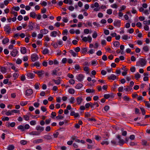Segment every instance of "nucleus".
I'll return each instance as SVG.
<instances>
[{
    "mask_svg": "<svg viewBox=\"0 0 150 150\" xmlns=\"http://www.w3.org/2000/svg\"><path fill=\"white\" fill-rule=\"evenodd\" d=\"M123 99L124 100L126 101H128L129 100V98L127 96H125L123 97Z\"/></svg>",
    "mask_w": 150,
    "mask_h": 150,
    "instance_id": "obj_44",
    "label": "nucleus"
},
{
    "mask_svg": "<svg viewBox=\"0 0 150 150\" xmlns=\"http://www.w3.org/2000/svg\"><path fill=\"white\" fill-rule=\"evenodd\" d=\"M103 14L101 13H99L98 14V17L99 18H101L103 16Z\"/></svg>",
    "mask_w": 150,
    "mask_h": 150,
    "instance_id": "obj_64",
    "label": "nucleus"
},
{
    "mask_svg": "<svg viewBox=\"0 0 150 150\" xmlns=\"http://www.w3.org/2000/svg\"><path fill=\"white\" fill-rule=\"evenodd\" d=\"M33 93V90L30 89L26 90L25 91V95L30 96Z\"/></svg>",
    "mask_w": 150,
    "mask_h": 150,
    "instance_id": "obj_8",
    "label": "nucleus"
},
{
    "mask_svg": "<svg viewBox=\"0 0 150 150\" xmlns=\"http://www.w3.org/2000/svg\"><path fill=\"white\" fill-rule=\"evenodd\" d=\"M51 119L50 118L48 119H46L45 121L46 124H49L51 121Z\"/></svg>",
    "mask_w": 150,
    "mask_h": 150,
    "instance_id": "obj_54",
    "label": "nucleus"
},
{
    "mask_svg": "<svg viewBox=\"0 0 150 150\" xmlns=\"http://www.w3.org/2000/svg\"><path fill=\"white\" fill-rule=\"evenodd\" d=\"M113 23L114 26L119 27L120 25V20H115Z\"/></svg>",
    "mask_w": 150,
    "mask_h": 150,
    "instance_id": "obj_7",
    "label": "nucleus"
},
{
    "mask_svg": "<svg viewBox=\"0 0 150 150\" xmlns=\"http://www.w3.org/2000/svg\"><path fill=\"white\" fill-rule=\"evenodd\" d=\"M84 77V76L82 74H79L77 77V79L79 81H81Z\"/></svg>",
    "mask_w": 150,
    "mask_h": 150,
    "instance_id": "obj_10",
    "label": "nucleus"
},
{
    "mask_svg": "<svg viewBox=\"0 0 150 150\" xmlns=\"http://www.w3.org/2000/svg\"><path fill=\"white\" fill-rule=\"evenodd\" d=\"M43 140L42 139H38L35 140L33 141V143L36 144H38L40 143H42L43 142Z\"/></svg>",
    "mask_w": 150,
    "mask_h": 150,
    "instance_id": "obj_15",
    "label": "nucleus"
},
{
    "mask_svg": "<svg viewBox=\"0 0 150 150\" xmlns=\"http://www.w3.org/2000/svg\"><path fill=\"white\" fill-rule=\"evenodd\" d=\"M69 82L71 84H73L75 83V81L74 79H71L69 80Z\"/></svg>",
    "mask_w": 150,
    "mask_h": 150,
    "instance_id": "obj_46",
    "label": "nucleus"
},
{
    "mask_svg": "<svg viewBox=\"0 0 150 150\" xmlns=\"http://www.w3.org/2000/svg\"><path fill=\"white\" fill-rule=\"evenodd\" d=\"M57 32L56 31H53L51 33V36L53 37H55L56 36Z\"/></svg>",
    "mask_w": 150,
    "mask_h": 150,
    "instance_id": "obj_19",
    "label": "nucleus"
},
{
    "mask_svg": "<svg viewBox=\"0 0 150 150\" xmlns=\"http://www.w3.org/2000/svg\"><path fill=\"white\" fill-rule=\"evenodd\" d=\"M116 78V76L114 74H111L110 76H108V79H112L113 80H115Z\"/></svg>",
    "mask_w": 150,
    "mask_h": 150,
    "instance_id": "obj_13",
    "label": "nucleus"
},
{
    "mask_svg": "<svg viewBox=\"0 0 150 150\" xmlns=\"http://www.w3.org/2000/svg\"><path fill=\"white\" fill-rule=\"evenodd\" d=\"M101 144L103 145L104 144H106V145H108L109 144V142L107 141L104 140L102 142Z\"/></svg>",
    "mask_w": 150,
    "mask_h": 150,
    "instance_id": "obj_39",
    "label": "nucleus"
},
{
    "mask_svg": "<svg viewBox=\"0 0 150 150\" xmlns=\"http://www.w3.org/2000/svg\"><path fill=\"white\" fill-rule=\"evenodd\" d=\"M18 52L16 49H13L11 53V55L13 57H15L18 54Z\"/></svg>",
    "mask_w": 150,
    "mask_h": 150,
    "instance_id": "obj_5",
    "label": "nucleus"
},
{
    "mask_svg": "<svg viewBox=\"0 0 150 150\" xmlns=\"http://www.w3.org/2000/svg\"><path fill=\"white\" fill-rule=\"evenodd\" d=\"M113 45L115 47H117L119 46L120 44L118 42L115 41Z\"/></svg>",
    "mask_w": 150,
    "mask_h": 150,
    "instance_id": "obj_29",
    "label": "nucleus"
},
{
    "mask_svg": "<svg viewBox=\"0 0 150 150\" xmlns=\"http://www.w3.org/2000/svg\"><path fill=\"white\" fill-rule=\"evenodd\" d=\"M40 32L41 33H42L43 34H45L48 32V30L44 29L43 30H40Z\"/></svg>",
    "mask_w": 150,
    "mask_h": 150,
    "instance_id": "obj_21",
    "label": "nucleus"
},
{
    "mask_svg": "<svg viewBox=\"0 0 150 150\" xmlns=\"http://www.w3.org/2000/svg\"><path fill=\"white\" fill-rule=\"evenodd\" d=\"M101 137L98 135L95 136V139L97 141H99L101 139Z\"/></svg>",
    "mask_w": 150,
    "mask_h": 150,
    "instance_id": "obj_47",
    "label": "nucleus"
},
{
    "mask_svg": "<svg viewBox=\"0 0 150 150\" xmlns=\"http://www.w3.org/2000/svg\"><path fill=\"white\" fill-rule=\"evenodd\" d=\"M64 118V117L62 115H59L56 117V118L57 120L62 119Z\"/></svg>",
    "mask_w": 150,
    "mask_h": 150,
    "instance_id": "obj_48",
    "label": "nucleus"
},
{
    "mask_svg": "<svg viewBox=\"0 0 150 150\" xmlns=\"http://www.w3.org/2000/svg\"><path fill=\"white\" fill-rule=\"evenodd\" d=\"M44 138L45 139L47 140H50L52 138L49 135H45Z\"/></svg>",
    "mask_w": 150,
    "mask_h": 150,
    "instance_id": "obj_27",
    "label": "nucleus"
},
{
    "mask_svg": "<svg viewBox=\"0 0 150 150\" xmlns=\"http://www.w3.org/2000/svg\"><path fill=\"white\" fill-rule=\"evenodd\" d=\"M34 72L35 74H37L39 77H42V75L45 74V71L42 70H41L36 72L34 71Z\"/></svg>",
    "mask_w": 150,
    "mask_h": 150,
    "instance_id": "obj_4",
    "label": "nucleus"
},
{
    "mask_svg": "<svg viewBox=\"0 0 150 150\" xmlns=\"http://www.w3.org/2000/svg\"><path fill=\"white\" fill-rule=\"evenodd\" d=\"M147 143V141L145 140H143L142 141V144L143 145H146Z\"/></svg>",
    "mask_w": 150,
    "mask_h": 150,
    "instance_id": "obj_53",
    "label": "nucleus"
},
{
    "mask_svg": "<svg viewBox=\"0 0 150 150\" xmlns=\"http://www.w3.org/2000/svg\"><path fill=\"white\" fill-rule=\"evenodd\" d=\"M12 110L11 111L8 110L7 112H6L5 114L7 116H8L10 115H11L12 114Z\"/></svg>",
    "mask_w": 150,
    "mask_h": 150,
    "instance_id": "obj_36",
    "label": "nucleus"
},
{
    "mask_svg": "<svg viewBox=\"0 0 150 150\" xmlns=\"http://www.w3.org/2000/svg\"><path fill=\"white\" fill-rule=\"evenodd\" d=\"M59 133L58 132H57L56 133H54L53 134V136L55 138H56L59 135Z\"/></svg>",
    "mask_w": 150,
    "mask_h": 150,
    "instance_id": "obj_59",
    "label": "nucleus"
},
{
    "mask_svg": "<svg viewBox=\"0 0 150 150\" xmlns=\"http://www.w3.org/2000/svg\"><path fill=\"white\" fill-rule=\"evenodd\" d=\"M20 143L22 144L25 145L26 144L27 142L25 140H21L20 142Z\"/></svg>",
    "mask_w": 150,
    "mask_h": 150,
    "instance_id": "obj_56",
    "label": "nucleus"
},
{
    "mask_svg": "<svg viewBox=\"0 0 150 150\" xmlns=\"http://www.w3.org/2000/svg\"><path fill=\"white\" fill-rule=\"evenodd\" d=\"M146 61L144 59L141 58L140 59L139 61L137 62V65L138 66H139L140 64L142 67L144 66L146 64Z\"/></svg>",
    "mask_w": 150,
    "mask_h": 150,
    "instance_id": "obj_1",
    "label": "nucleus"
},
{
    "mask_svg": "<svg viewBox=\"0 0 150 150\" xmlns=\"http://www.w3.org/2000/svg\"><path fill=\"white\" fill-rule=\"evenodd\" d=\"M31 59L33 62H35L38 59L37 54H33L31 56Z\"/></svg>",
    "mask_w": 150,
    "mask_h": 150,
    "instance_id": "obj_2",
    "label": "nucleus"
},
{
    "mask_svg": "<svg viewBox=\"0 0 150 150\" xmlns=\"http://www.w3.org/2000/svg\"><path fill=\"white\" fill-rule=\"evenodd\" d=\"M4 31L8 33H9L11 31V28L8 25H7L4 27Z\"/></svg>",
    "mask_w": 150,
    "mask_h": 150,
    "instance_id": "obj_6",
    "label": "nucleus"
},
{
    "mask_svg": "<svg viewBox=\"0 0 150 150\" xmlns=\"http://www.w3.org/2000/svg\"><path fill=\"white\" fill-rule=\"evenodd\" d=\"M29 134L32 135H38L40 134V133L38 132L33 131L30 132Z\"/></svg>",
    "mask_w": 150,
    "mask_h": 150,
    "instance_id": "obj_17",
    "label": "nucleus"
},
{
    "mask_svg": "<svg viewBox=\"0 0 150 150\" xmlns=\"http://www.w3.org/2000/svg\"><path fill=\"white\" fill-rule=\"evenodd\" d=\"M69 52L74 57H75L77 55V54L75 52L72 50H70L69 51Z\"/></svg>",
    "mask_w": 150,
    "mask_h": 150,
    "instance_id": "obj_16",
    "label": "nucleus"
},
{
    "mask_svg": "<svg viewBox=\"0 0 150 150\" xmlns=\"http://www.w3.org/2000/svg\"><path fill=\"white\" fill-rule=\"evenodd\" d=\"M14 147L13 145H9L7 148L8 150H13L14 149Z\"/></svg>",
    "mask_w": 150,
    "mask_h": 150,
    "instance_id": "obj_25",
    "label": "nucleus"
},
{
    "mask_svg": "<svg viewBox=\"0 0 150 150\" xmlns=\"http://www.w3.org/2000/svg\"><path fill=\"white\" fill-rule=\"evenodd\" d=\"M127 132L126 131H124L122 132V136H125L127 134Z\"/></svg>",
    "mask_w": 150,
    "mask_h": 150,
    "instance_id": "obj_62",
    "label": "nucleus"
},
{
    "mask_svg": "<svg viewBox=\"0 0 150 150\" xmlns=\"http://www.w3.org/2000/svg\"><path fill=\"white\" fill-rule=\"evenodd\" d=\"M36 14L34 12H31L30 13V16L33 18H35Z\"/></svg>",
    "mask_w": 150,
    "mask_h": 150,
    "instance_id": "obj_24",
    "label": "nucleus"
},
{
    "mask_svg": "<svg viewBox=\"0 0 150 150\" xmlns=\"http://www.w3.org/2000/svg\"><path fill=\"white\" fill-rule=\"evenodd\" d=\"M143 49L145 52H147L149 50L148 47L147 46H144L143 48Z\"/></svg>",
    "mask_w": 150,
    "mask_h": 150,
    "instance_id": "obj_34",
    "label": "nucleus"
},
{
    "mask_svg": "<svg viewBox=\"0 0 150 150\" xmlns=\"http://www.w3.org/2000/svg\"><path fill=\"white\" fill-rule=\"evenodd\" d=\"M36 129L37 130L39 131V133L42 132L44 130V128L40 125L37 126L36 127Z\"/></svg>",
    "mask_w": 150,
    "mask_h": 150,
    "instance_id": "obj_9",
    "label": "nucleus"
},
{
    "mask_svg": "<svg viewBox=\"0 0 150 150\" xmlns=\"http://www.w3.org/2000/svg\"><path fill=\"white\" fill-rule=\"evenodd\" d=\"M104 96L105 98L106 99H107L110 97V94H105Z\"/></svg>",
    "mask_w": 150,
    "mask_h": 150,
    "instance_id": "obj_58",
    "label": "nucleus"
},
{
    "mask_svg": "<svg viewBox=\"0 0 150 150\" xmlns=\"http://www.w3.org/2000/svg\"><path fill=\"white\" fill-rule=\"evenodd\" d=\"M41 110L43 112H45L47 110L46 108L44 106H42L41 108Z\"/></svg>",
    "mask_w": 150,
    "mask_h": 150,
    "instance_id": "obj_63",
    "label": "nucleus"
},
{
    "mask_svg": "<svg viewBox=\"0 0 150 150\" xmlns=\"http://www.w3.org/2000/svg\"><path fill=\"white\" fill-rule=\"evenodd\" d=\"M9 41V39L8 38H6L2 40V43L3 44H5L8 42Z\"/></svg>",
    "mask_w": 150,
    "mask_h": 150,
    "instance_id": "obj_28",
    "label": "nucleus"
},
{
    "mask_svg": "<svg viewBox=\"0 0 150 150\" xmlns=\"http://www.w3.org/2000/svg\"><path fill=\"white\" fill-rule=\"evenodd\" d=\"M40 85V84L38 83H35V88L36 89H38L39 88V85Z\"/></svg>",
    "mask_w": 150,
    "mask_h": 150,
    "instance_id": "obj_50",
    "label": "nucleus"
},
{
    "mask_svg": "<svg viewBox=\"0 0 150 150\" xmlns=\"http://www.w3.org/2000/svg\"><path fill=\"white\" fill-rule=\"evenodd\" d=\"M18 129H19L21 130L22 131L25 130L24 126L22 125L19 126L18 127Z\"/></svg>",
    "mask_w": 150,
    "mask_h": 150,
    "instance_id": "obj_30",
    "label": "nucleus"
},
{
    "mask_svg": "<svg viewBox=\"0 0 150 150\" xmlns=\"http://www.w3.org/2000/svg\"><path fill=\"white\" fill-rule=\"evenodd\" d=\"M87 51V49L86 48H83L81 50V52L82 53H86Z\"/></svg>",
    "mask_w": 150,
    "mask_h": 150,
    "instance_id": "obj_45",
    "label": "nucleus"
},
{
    "mask_svg": "<svg viewBox=\"0 0 150 150\" xmlns=\"http://www.w3.org/2000/svg\"><path fill=\"white\" fill-rule=\"evenodd\" d=\"M97 36V34L96 31H95L93 33V34L92 37L94 38H96Z\"/></svg>",
    "mask_w": 150,
    "mask_h": 150,
    "instance_id": "obj_40",
    "label": "nucleus"
},
{
    "mask_svg": "<svg viewBox=\"0 0 150 150\" xmlns=\"http://www.w3.org/2000/svg\"><path fill=\"white\" fill-rule=\"evenodd\" d=\"M140 75L138 73H137L135 74V78L137 80L140 77Z\"/></svg>",
    "mask_w": 150,
    "mask_h": 150,
    "instance_id": "obj_32",
    "label": "nucleus"
},
{
    "mask_svg": "<svg viewBox=\"0 0 150 150\" xmlns=\"http://www.w3.org/2000/svg\"><path fill=\"white\" fill-rule=\"evenodd\" d=\"M123 89V88L122 86L118 88V91L119 92H122Z\"/></svg>",
    "mask_w": 150,
    "mask_h": 150,
    "instance_id": "obj_57",
    "label": "nucleus"
},
{
    "mask_svg": "<svg viewBox=\"0 0 150 150\" xmlns=\"http://www.w3.org/2000/svg\"><path fill=\"white\" fill-rule=\"evenodd\" d=\"M91 104H92V103H86L85 105V107L86 108H88L91 105Z\"/></svg>",
    "mask_w": 150,
    "mask_h": 150,
    "instance_id": "obj_49",
    "label": "nucleus"
},
{
    "mask_svg": "<svg viewBox=\"0 0 150 150\" xmlns=\"http://www.w3.org/2000/svg\"><path fill=\"white\" fill-rule=\"evenodd\" d=\"M28 103V102L27 101H26L25 102H23V101L21 102L20 104L22 106H24L25 105L27 104Z\"/></svg>",
    "mask_w": 150,
    "mask_h": 150,
    "instance_id": "obj_43",
    "label": "nucleus"
},
{
    "mask_svg": "<svg viewBox=\"0 0 150 150\" xmlns=\"http://www.w3.org/2000/svg\"><path fill=\"white\" fill-rule=\"evenodd\" d=\"M112 13V10L111 9H108L107 11V13L109 15L111 14Z\"/></svg>",
    "mask_w": 150,
    "mask_h": 150,
    "instance_id": "obj_41",
    "label": "nucleus"
},
{
    "mask_svg": "<svg viewBox=\"0 0 150 150\" xmlns=\"http://www.w3.org/2000/svg\"><path fill=\"white\" fill-rule=\"evenodd\" d=\"M30 124L31 125H34L36 124V121L35 120H32L30 122Z\"/></svg>",
    "mask_w": 150,
    "mask_h": 150,
    "instance_id": "obj_42",
    "label": "nucleus"
},
{
    "mask_svg": "<svg viewBox=\"0 0 150 150\" xmlns=\"http://www.w3.org/2000/svg\"><path fill=\"white\" fill-rule=\"evenodd\" d=\"M123 39L127 40L128 38V36L127 35H124L122 37Z\"/></svg>",
    "mask_w": 150,
    "mask_h": 150,
    "instance_id": "obj_60",
    "label": "nucleus"
},
{
    "mask_svg": "<svg viewBox=\"0 0 150 150\" xmlns=\"http://www.w3.org/2000/svg\"><path fill=\"white\" fill-rule=\"evenodd\" d=\"M42 53L44 54H45L49 53V50L47 48H45L42 51Z\"/></svg>",
    "mask_w": 150,
    "mask_h": 150,
    "instance_id": "obj_26",
    "label": "nucleus"
},
{
    "mask_svg": "<svg viewBox=\"0 0 150 150\" xmlns=\"http://www.w3.org/2000/svg\"><path fill=\"white\" fill-rule=\"evenodd\" d=\"M2 120L3 121H8L9 120V119L8 117H3L2 118Z\"/></svg>",
    "mask_w": 150,
    "mask_h": 150,
    "instance_id": "obj_51",
    "label": "nucleus"
},
{
    "mask_svg": "<svg viewBox=\"0 0 150 150\" xmlns=\"http://www.w3.org/2000/svg\"><path fill=\"white\" fill-rule=\"evenodd\" d=\"M140 109L142 111V114L143 115H145V111L144 109L143 108H140Z\"/></svg>",
    "mask_w": 150,
    "mask_h": 150,
    "instance_id": "obj_55",
    "label": "nucleus"
},
{
    "mask_svg": "<svg viewBox=\"0 0 150 150\" xmlns=\"http://www.w3.org/2000/svg\"><path fill=\"white\" fill-rule=\"evenodd\" d=\"M21 52L23 54H25L26 52V48L24 47L21 48Z\"/></svg>",
    "mask_w": 150,
    "mask_h": 150,
    "instance_id": "obj_14",
    "label": "nucleus"
},
{
    "mask_svg": "<svg viewBox=\"0 0 150 150\" xmlns=\"http://www.w3.org/2000/svg\"><path fill=\"white\" fill-rule=\"evenodd\" d=\"M26 75L28 78L32 79H33L35 76V75L31 73H28Z\"/></svg>",
    "mask_w": 150,
    "mask_h": 150,
    "instance_id": "obj_11",
    "label": "nucleus"
},
{
    "mask_svg": "<svg viewBox=\"0 0 150 150\" xmlns=\"http://www.w3.org/2000/svg\"><path fill=\"white\" fill-rule=\"evenodd\" d=\"M68 92L71 94H73L74 93L75 91L73 88H70L68 90Z\"/></svg>",
    "mask_w": 150,
    "mask_h": 150,
    "instance_id": "obj_20",
    "label": "nucleus"
},
{
    "mask_svg": "<svg viewBox=\"0 0 150 150\" xmlns=\"http://www.w3.org/2000/svg\"><path fill=\"white\" fill-rule=\"evenodd\" d=\"M117 137L119 140V143L120 145H123L125 143L124 141L121 138V136L119 135L117 136Z\"/></svg>",
    "mask_w": 150,
    "mask_h": 150,
    "instance_id": "obj_3",
    "label": "nucleus"
},
{
    "mask_svg": "<svg viewBox=\"0 0 150 150\" xmlns=\"http://www.w3.org/2000/svg\"><path fill=\"white\" fill-rule=\"evenodd\" d=\"M83 86V85L81 83H78V84L76 86L75 88L78 89H79L81 88Z\"/></svg>",
    "mask_w": 150,
    "mask_h": 150,
    "instance_id": "obj_23",
    "label": "nucleus"
},
{
    "mask_svg": "<svg viewBox=\"0 0 150 150\" xmlns=\"http://www.w3.org/2000/svg\"><path fill=\"white\" fill-rule=\"evenodd\" d=\"M22 60L21 59H18L16 61V63L17 64H20L22 63Z\"/></svg>",
    "mask_w": 150,
    "mask_h": 150,
    "instance_id": "obj_52",
    "label": "nucleus"
},
{
    "mask_svg": "<svg viewBox=\"0 0 150 150\" xmlns=\"http://www.w3.org/2000/svg\"><path fill=\"white\" fill-rule=\"evenodd\" d=\"M83 99L81 97H78L76 99V100L77 102V104L78 105H80L81 103L83 100Z\"/></svg>",
    "mask_w": 150,
    "mask_h": 150,
    "instance_id": "obj_12",
    "label": "nucleus"
},
{
    "mask_svg": "<svg viewBox=\"0 0 150 150\" xmlns=\"http://www.w3.org/2000/svg\"><path fill=\"white\" fill-rule=\"evenodd\" d=\"M75 100L74 98L73 97H71L70 98V99L69 100V102L71 103H74Z\"/></svg>",
    "mask_w": 150,
    "mask_h": 150,
    "instance_id": "obj_37",
    "label": "nucleus"
},
{
    "mask_svg": "<svg viewBox=\"0 0 150 150\" xmlns=\"http://www.w3.org/2000/svg\"><path fill=\"white\" fill-rule=\"evenodd\" d=\"M23 117L25 119L26 121H28L29 120V117L27 115H23Z\"/></svg>",
    "mask_w": 150,
    "mask_h": 150,
    "instance_id": "obj_61",
    "label": "nucleus"
},
{
    "mask_svg": "<svg viewBox=\"0 0 150 150\" xmlns=\"http://www.w3.org/2000/svg\"><path fill=\"white\" fill-rule=\"evenodd\" d=\"M52 81L54 82L57 85H59L60 83V80L59 79H58L57 80H55L53 79H52Z\"/></svg>",
    "mask_w": 150,
    "mask_h": 150,
    "instance_id": "obj_22",
    "label": "nucleus"
},
{
    "mask_svg": "<svg viewBox=\"0 0 150 150\" xmlns=\"http://www.w3.org/2000/svg\"><path fill=\"white\" fill-rule=\"evenodd\" d=\"M32 67L36 66L37 67H38L40 66V64L39 62H36L34 63L33 64H32Z\"/></svg>",
    "mask_w": 150,
    "mask_h": 150,
    "instance_id": "obj_18",
    "label": "nucleus"
},
{
    "mask_svg": "<svg viewBox=\"0 0 150 150\" xmlns=\"http://www.w3.org/2000/svg\"><path fill=\"white\" fill-rule=\"evenodd\" d=\"M13 13L14 17L12 18H10V19H16V16H17V13L14 11L13 12Z\"/></svg>",
    "mask_w": 150,
    "mask_h": 150,
    "instance_id": "obj_33",
    "label": "nucleus"
},
{
    "mask_svg": "<svg viewBox=\"0 0 150 150\" xmlns=\"http://www.w3.org/2000/svg\"><path fill=\"white\" fill-rule=\"evenodd\" d=\"M1 71L3 73H5L6 72V69L5 67H2L1 68Z\"/></svg>",
    "mask_w": 150,
    "mask_h": 150,
    "instance_id": "obj_31",
    "label": "nucleus"
},
{
    "mask_svg": "<svg viewBox=\"0 0 150 150\" xmlns=\"http://www.w3.org/2000/svg\"><path fill=\"white\" fill-rule=\"evenodd\" d=\"M144 102L145 103V105L148 108H150V103L148 101H144Z\"/></svg>",
    "mask_w": 150,
    "mask_h": 150,
    "instance_id": "obj_35",
    "label": "nucleus"
},
{
    "mask_svg": "<svg viewBox=\"0 0 150 150\" xmlns=\"http://www.w3.org/2000/svg\"><path fill=\"white\" fill-rule=\"evenodd\" d=\"M83 70L87 72V74H88L89 73V69L88 67H85L83 68Z\"/></svg>",
    "mask_w": 150,
    "mask_h": 150,
    "instance_id": "obj_38",
    "label": "nucleus"
}]
</instances>
